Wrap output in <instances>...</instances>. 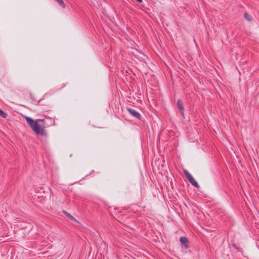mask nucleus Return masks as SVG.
I'll use <instances>...</instances> for the list:
<instances>
[{
	"label": "nucleus",
	"mask_w": 259,
	"mask_h": 259,
	"mask_svg": "<svg viewBox=\"0 0 259 259\" xmlns=\"http://www.w3.org/2000/svg\"><path fill=\"white\" fill-rule=\"evenodd\" d=\"M25 119L35 134L43 136H47V132L45 130V120H34L31 117L26 116Z\"/></svg>",
	"instance_id": "1"
},
{
	"label": "nucleus",
	"mask_w": 259,
	"mask_h": 259,
	"mask_svg": "<svg viewBox=\"0 0 259 259\" xmlns=\"http://www.w3.org/2000/svg\"><path fill=\"white\" fill-rule=\"evenodd\" d=\"M180 241L182 247L187 249L188 248V240L186 237H181L180 238Z\"/></svg>",
	"instance_id": "2"
},
{
	"label": "nucleus",
	"mask_w": 259,
	"mask_h": 259,
	"mask_svg": "<svg viewBox=\"0 0 259 259\" xmlns=\"http://www.w3.org/2000/svg\"><path fill=\"white\" fill-rule=\"evenodd\" d=\"M127 110L134 117H135L138 119H141V114H140L139 112H137V111H136L135 110H134L133 109L130 108H127Z\"/></svg>",
	"instance_id": "3"
},
{
	"label": "nucleus",
	"mask_w": 259,
	"mask_h": 259,
	"mask_svg": "<svg viewBox=\"0 0 259 259\" xmlns=\"http://www.w3.org/2000/svg\"><path fill=\"white\" fill-rule=\"evenodd\" d=\"M177 107L180 112L182 116H184V107L183 106V103L181 99H178L177 100Z\"/></svg>",
	"instance_id": "4"
},
{
	"label": "nucleus",
	"mask_w": 259,
	"mask_h": 259,
	"mask_svg": "<svg viewBox=\"0 0 259 259\" xmlns=\"http://www.w3.org/2000/svg\"><path fill=\"white\" fill-rule=\"evenodd\" d=\"M188 181L191 183V184L193 186L197 188L199 187V185H198V183L195 180L193 177L188 180Z\"/></svg>",
	"instance_id": "5"
},
{
	"label": "nucleus",
	"mask_w": 259,
	"mask_h": 259,
	"mask_svg": "<svg viewBox=\"0 0 259 259\" xmlns=\"http://www.w3.org/2000/svg\"><path fill=\"white\" fill-rule=\"evenodd\" d=\"M188 181L191 183V184L193 186L197 188L199 187V185H198V183L195 180L193 177L188 180Z\"/></svg>",
	"instance_id": "6"
},
{
	"label": "nucleus",
	"mask_w": 259,
	"mask_h": 259,
	"mask_svg": "<svg viewBox=\"0 0 259 259\" xmlns=\"http://www.w3.org/2000/svg\"><path fill=\"white\" fill-rule=\"evenodd\" d=\"M188 181L191 183V184L193 186L197 188L199 187V185H198V183L195 180L193 177L188 180Z\"/></svg>",
	"instance_id": "7"
},
{
	"label": "nucleus",
	"mask_w": 259,
	"mask_h": 259,
	"mask_svg": "<svg viewBox=\"0 0 259 259\" xmlns=\"http://www.w3.org/2000/svg\"><path fill=\"white\" fill-rule=\"evenodd\" d=\"M62 212L66 215V217L68 218L70 220H71L73 221H74V222H76V220L72 215H71L69 213H68L66 211L63 210Z\"/></svg>",
	"instance_id": "8"
},
{
	"label": "nucleus",
	"mask_w": 259,
	"mask_h": 259,
	"mask_svg": "<svg viewBox=\"0 0 259 259\" xmlns=\"http://www.w3.org/2000/svg\"><path fill=\"white\" fill-rule=\"evenodd\" d=\"M184 171L188 180L193 177L192 176L187 170H184Z\"/></svg>",
	"instance_id": "9"
},
{
	"label": "nucleus",
	"mask_w": 259,
	"mask_h": 259,
	"mask_svg": "<svg viewBox=\"0 0 259 259\" xmlns=\"http://www.w3.org/2000/svg\"><path fill=\"white\" fill-rule=\"evenodd\" d=\"M244 18L246 20H247L248 21H251V19L250 18V16L249 15V14L247 13H245L244 14Z\"/></svg>",
	"instance_id": "10"
},
{
	"label": "nucleus",
	"mask_w": 259,
	"mask_h": 259,
	"mask_svg": "<svg viewBox=\"0 0 259 259\" xmlns=\"http://www.w3.org/2000/svg\"><path fill=\"white\" fill-rule=\"evenodd\" d=\"M0 116L3 118H6L7 116V113L1 109H0Z\"/></svg>",
	"instance_id": "11"
},
{
	"label": "nucleus",
	"mask_w": 259,
	"mask_h": 259,
	"mask_svg": "<svg viewBox=\"0 0 259 259\" xmlns=\"http://www.w3.org/2000/svg\"><path fill=\"white\" fill-rule=\"evenodd\" d=\"M58 5L62 7L63 8L65 7L66 4L64 3V1H57Z\"/></svg>",
	"instance_id": "12"
}]
</instances>
